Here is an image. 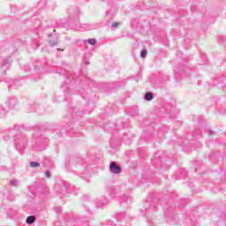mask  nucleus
<instances>
[{"label":"nucleus","mask_w":226,"mask_h":226,"mask_svg":"<svg viewBox=\"0 0 226 226\" xmlns=\"http://www.w3.org/2000/svg\"><path fill=\"white\" fill-rule=\"evenodd\" d=\"M109 170L110 172H112L113 174H120L121 172V167H119L118 165H117L116 162H111L109 165Z\"/></svg>","instance_id":"1"},{"label":"nucleus","mask_w":226,"mask_h":226,"mask_svg":"<svg viewBox=\"0 0 226 226\" xmlns=\"http://www.w3.org/2000/svg\"><path fill=\"white\" fill-rule=\"evenodd\" d=\"M36 219L34 218V216H33V215H30V216H28L27 218H26V223L28 224V225H32V223H34V221H35Z\"/></svg>","instance_id":"2"},{"label":"nucleus","mask_w":226,"mask_h":226,"mask_svg":"<svg viewBox=\"0 0 226 226\" xmlns=\"http://www.w3.org/2000/svg\"><path fill=\"white\" fill-rule=\"evenodd\" d=\"M145 100H147V102H151V100H153V94H151L150 92L146 93Z\"/></svg>","instance_id":"3"},{"label":"nucleus","mask_w":226,"mask_h":226,"mask_svg":"<svg viewBox=\"0 0 226 226\" xmlns=\"http://www.w3.org/2000/svg\"><path fill=\"white\" fill-rule=\"evenodd\" d=\"M87 43H89V45H96V39H88Z\"/></svg>","instance_id":"4"},{"label":"nucleus","mask_w":226,"mask_h":226,"mask_svg":"<svg viewBox=\"0 0 226 226\" xmlns=\"http://www.w3.org/2000/svg\"><path fill=\"white\" fill-rule=\"evenodd\" d=\"M147 56V50L143 49L140 52V57H142L143 59Z\"/></svg>","instance_id":"5"},{"label":"nucleus","mask_w":226,"mask_h":226,"mask_svg":"<svg viewBox=\"0 0 226 226\" xmlns=\"http://www.w3.org/2000/svg\"><path fill=\"white\" fill-rule=\"evenodd\" d=\"M30 167H32V168L40 167V164H39V162H30Z\"/></svg>","instance_id":"6"},{"label":"nucleus","mask_w":226,"mask_h":226,"mask_svg":"<svg viewBox=\"0 0 226 226\" xmlns=\"http://www.w3.org/2000/svg\"><path fill=\"white\" fill-rule=\"evenodd\" d=\"M11 186H19V180H11Z\"/></svg>","instance_id":"7"},{"label":"nucleus","mask_w":226,"mask_h":226,"mask_svg":"<svg viewBox=\"0 0 226 226\" xmlns=\"http://www.w3.org/2000/svg\"><path fill=\"white\" fill-rule=\"evenodd\" d=\"M49 45H50V47H54V46L57 45V41H49Z\"/></svg>","instance_id":"8"},{"label":"nucleus","mask_w":226,"mask_h":226,"mask_svg":"<svg viewBox=\"0 0 226 226\" xmlns=\"http://www.w3.org/2000/svg\"><path fill=\"white\" fill-rule=\"evenodd\" d=\"M111 27H119V22L113 23Z\"/></svg>","instance_id":"9"},{"label":"nucleus","mask_w":226,"mask_h":226,"mask_svg":"<svg viewBox=\"0 0 226 226\" xmlns=\"http://www.w3.org/2000/svg\"><path fill=\"white\" fill-rule=\"evenodd\" d=\"M45 176L46 177H50V171H46Z\"/></svg>","instance_id":"10"},{"label":"nucleus","mask_w":226,"mask_h":226,"mask_svg":"<svg viewBox=\"0 0 226 226\" xmlns=\"http://www.w3.org/2000/svg\"><path fill=\"white\" fill-rule=\"evenodd\" d=\"M86 64H89V62H86Z\"/></svg>","instance_id":"11"}]
</instances>
